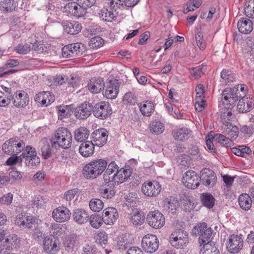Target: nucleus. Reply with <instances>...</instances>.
<instances>
[{"mask_svg": "<svg viewBox=\"0 0 254 254\" xmlns=\"http://www.w3.org/2000/svg\"><path fill=\"white\" fill-rule=\"evenodd\" d=\"M107 164V162L105 159L94 160L84 167L83 175L87 179H95L105 171Z\"/></svg>", "mask_w": 254, "mask_h": 254, "instance_id": "1", "label": "nucleus"}, {"mask_svg": "<svg viewBox=\"0 0 254 254\" xmlns=\"http://www.w3.org/2000/svg\"><path fill=\"white\" fill-rule=\"evenodd\" d=\"M213 230L208 227L206 223L202 222L193 227L191 234L194 236H199L198 242L200 247L207 243H213L211 241Z\"/></svg>", "mask_w": 254, "mask_h": 254, "instance_id": "2", "label": "nucleus"}, {"mask_svg": "<svg viewBox=\"0 0 254 254\" xmlns=\"http://www.w3.org/2000/svg\"><path fill=\"white\" fill-rule=\"evenodd\" d=\"M25 143L18 138H11L6 141L2 146V150L7 155H17L25 147Z\"/></svg>", "mask_w": 254, "mask_h": 254, "instance_id": "3", "label": "nucleus"}, {"mask_svg": "<svg viewBox=\"0 0 254 254\" xmlns=\"http://www.w3.org/2000/svg\"><path fill=\"white\" fill-rule=\"evenodd\" d=\"M118 0H108L109 10L103 8L99 13L100 17L103 20L108 22H112L113 19L117 17L119 14V6H118ZM118 5H121L119 4Z\"/></svg>", "mask_w": 254, "mask_h": 254, "instance_id": "4", "label": "nucleus"}, {"mask_svg": "<svg viewBox=\"0 0 254 254\" xmlns=\"http://www.w3.org/2000/svg\"><path fill=\"white\" fill-rule=\"evenodd\" d=\"M92 113L96 118L103 120L111 116L112 109L108 102L101 101L93 105Z\"/></svg>", "mask_w": 254, "mask_h": 254, "instance_id": "5", "label": "nucleus"}, {"mask_svg": "<svg viewBox=\"0 0 254 254\" xmlns=\"http://www.w3.org/2000/svg\"><path fill=\"white\" fill-rule=\"evenodd\" d=\"M238 90L235 87L227 88L223 90V106L225 109H232L236 101L239 99L238 96Z\"/></svg>", "mask_w": 254, "mask_h": 254, "instance_id": "6", "label": "nucleus"}, {"mask_svg": "<svg viewBox=\"0 0 254 254\" xmlns=\"http://www.w3.org/2000/svg\"><path fill=\"white\" fill-rule=\"evenodd\" d=\"M121 85L120 80L114 77H110L106 82L104 95L107 98L115 99L119 93Z\"/></svg>", "mask_w": 254, "mask_h": 254, "instance_id": "7", "label": "nucleus"}, {"mask_svg": "<svg viewBox=\"0 0 254 254\" xmlns=\"http://www.w3.org/2000/svg\"><path fill=\"white\" fill-rule=\"evenodd\" d=\"M87 7L84 6L81 3L76 2H71L67 3L64 7V11L78 18L83 17L87 12Z\"/></svg>", "mask_w": 254, "mask_h": 254, "instance_id": "8", "label": "nucleus"}, {"mask_svg": "<svg viewBox=\"0 0 254 254\" xmlns=\"http://www.w3.org/2000/svg\"><path fill=\"white\" fill-rule=\"evenodd\" d=\"M142 248L149 253H153L159 247V241L157 237L152 234H148L143 237L142 240Z\"/></svg>", "mask_w": 254, "mask_h": 254, "instance_id": "9", "label": "nucleus"}, {"mask_svg": "<svg viewBox=\"0 0 254 254\" xmlns=\"http://www.w3.org/2000/svg\"><path fill=\"white\" fill-rule=\"evenodd\" d=\"M148 224L154 229L162 228L165 223V217L158 211L150 212L147 216Z\"/></svg>", "mask_w": 254, "mask_h": 254, "instance_id": "10", "label": "nucleus"}, {"mask_svg": "<svg viewBox=\"0 0 254 254\" xmlns=\"http://www.w3.org/2000/svg\"><path fill=\"white\" fill-rule=\"evenodd\" d=\"M199 178L202 184L208 188L213 187L217 180L215 174L209 168L203 169L200 172Z\"/></svg>", "mask_w": 254, "mask_h": 254, "instance_id": "11", "label": "nucleus"}, {"mask_svg": "<svg viewBox=\"0 0 254 254\" xmlns=\"http://www.w3.org/2000/svg\"><path fill=\"white\" fill-rule=\"evenodd\" d=\"M143 194L149 197L156 196L161 191V186L157 182H152L147 181L144 182L141 187Z\"/></svg>", "mask_w": 254, "mask_h": 254, "instance_id": "12", "label": "nucleus"}, {"mask_svg": "<svg viewBox=\"0 0 254 254\" xmlns=\"http://www.w3.org/2000/svg\"><path fill=\"white\" fill-rule=\"evenodd\" d=\"M184 185L189 189H195L199 185V178L194 171L186 172L182 179Z\"/></svg>", "mask_w": 254, "mask_h": 254, "instance_id": "13", "label": "nucleus"}, {"mask_svg": "<svg viewBox=\"0 0 254 254\" xmlns=\"http://www.w3.org/2000/svg\"><path fill=\"white\" fill-rule=\"evenodd\" d=\"M243 246V241L241 237L238 235H232L229 237L226 248L231 253L236 254L242 249Z\"/></svg>", "mask_w": 254, "mask_h": 254, "instance_id": "14", "label": "nucleus"}, {"mask_svg": "<svg viewBox=\"0 0 254 254\" xmlns=\"http://www.w3.org/2000/svg\"><path fill=\"white\" fill-rule=\"evenodd\" d=\"M92 111V104L85 102L75 109L74 115L78 119H85L91 115Z\"/></svg>", "mask_w": 254, "mask_h": 254, "instance_id": "15", "label": "nucleus"}, {"mask_svg": "<svg viewBox=\"0 0 254 254\" xmlns=\"http://www.w3.org/2000/svg\"><path fill=\"white\" fill-rule=\"evenodd\" d=\"M54 219L58 222H64L69 219L71 213L66 207H59L55 209L52 213Z\"/></svg>", "mask_w": 254, "mask_h": 254, "instance_id": "16", "label": "nucleus"}, {"mask_svg": "<svg viewBox=\"0 0 254 254\" xmlns=\"http://www.w3.org/2000/svg\"><path fill=\"white\" fill-rule=\"evenodd\" d=\"M108 136V131L104 128L97 129L91 134L94 144L99 147H102L106 143Z\"/></svg>", "mask_w": 254, "mask_h": 254, "instance_id": "17", "label": "nucleus"}, {"mask_svg": "<svg viewBox=\"0 0 254 254\" xmlns=\"http://www.w3.org/2000/svg\"><path fill=\"white\" fill-rule=\"evenodd\" d=\"M102 217L106 224L113 225L119 218L118 210L113 207H107L103 210Z\"/></svg>", "mask_w": 254, "mask_h": 254, "instance_id": "18", "label": "nucleus"}, {"mask_svg": "<svg viewBox=\"0 0 254 254\" xmlns=\"http://www.w3.org/2000/svg\"><path fill=\"white\" fill-rule=\"evenodd\" d=\"M103 174L104 183L106 184L115 181V173L119 170V167L115 161H112L106 168Z\"/></svg>", "mask_w": 254, "mask_h": 254, "instance_id": "19", "label": "nucleus"}, {"mask_svg": "<svg viewBox=\"0 0 254 254\" xmlns=\"http://www.w3.org/2000/svg\"><path fill=\"white\" fill-rule=\"evenodd\" d=\"M132 173V169L129 166L122 168L115 173V181L112 182L117 185L121 184L128 180Z\"/></svg>", "mask_w": 254, "mask_h": 254, "instance_id": "20", "label": "nucleus"}, {"mask_svg": "<svg viewBox=\"0 0 254 254\" xmlns=\"http://www.w3.org/2000/svg\"><path fill=\"white\" fill-rule=\"evenodd\" d=\"M254 108V99L244 97L239 99L237 110L239 113H245L251 111Z\"/></svg>", "mask_w": 254, "mask_h": 254, "instance_id": "21", "label": "nucleus"}, {"mask_svg": "<svg viewBox=\"0 0 254 254\" xmlns=\"http://www.w3.org/2000/svg\"><path fill=\"white\" fill-rule=\"evenodd\" d=\"M13 104L16 107H24L28 104L29 98L28 94L23 91H19L12 97Z\"/></svg>", "mask_w": 254, "mask_h": 254, "instance_id": "22", "label": "nucleus"}, {"mask_svg": "<svg viewBox=\"0 0 254 254\" xmlns=\"http://www.w3.org/2000/svg\"><path fill=\"white\" fill-rule=\"evenodd\" d=\"M104 80L101 77L92 78L87 85L89 90L94 94L99 93L104 88Z\"/></svg>", "mask_w": 254, "mask_h": 254, "instance_id": "23", "label": "nucleus"}, {"mask_svg": "<svg viewBox=\"0 0 254 254\" xmlns=\"http://www.w3.org/2000/svg\"><path fill=\"white\" fill-rule=\"evenodd\" d=\"M43 242V249L47 253H53L59 251L60 247L58 245L59 240L53 241L52 238L46 237Z\"/></svg>", "mask_w": 254, "mask_h": 254, "instance_id": "24", "label": "nucleus"}, {"mask_svg": "<svg viewBox=\"0 0 254 254\" xmlns=\"http://www.w3.org/2000/svg\"><path fill=\"white\" fill-rule=\"evenodd\" d=\"M239 129L238 127L232 123L225 121L223 123V135H228L232 139H236L238 135Z\"/></svg>", "mask_w": 254, "mask_h": 254, "instance_id": "25", "label": "nucleus"}, {"mask_svg": "<svg viewBox=\"0 0 254 254\" xmlns=\"http://www.w3.org/2000/svg\"><path fill=\"white\" fill-rule=\"evenodd\" d=\"M64 31L70 34H77L81 30V25L77 21H66L63 23Z\"/></svg>", "mask_w": 254, "mask_h": 254, "instance_id": "26", "label": "nucleus"}, {"mask_svg": "<svg viewBox=\"0 0 254 254\" xmlns=\"http://www.w3.org/2000/svg\"><path fill=\"white\" fill-rule=\"evenodd\" d=\"M236 178V176H231L228 174L223 175V182L225 184V186H223V190L227 198L232 197L233 194L232 187Z\"/></svg>", "mask_w": 254, "mask_h": 254, "instance_id": "27", "label": "nucleus"}, {"mask_svg": "<svg viewBox=\"0 0 254 254\" xmlns=\"http://www.w3.org/2000/svg\"><path fill=\"white\" fill-rule=\"evenodd\" d=\"M95 145L92 141H86L83 142L81 144L79 147V153L84 157H89L93 154Z\"/></svg>", "mask_w": 254, "mask_h": 254, "instance_id": "28", "label": "nucleus"}, {"mask_svg": "<svg viewBox=\"0 0 254 254\" xmlns=\"http://www.w3.org/2000/svg\"><path fill=\"white\" fill-rule=\"evenodd\" d=\"M237 27L241 33L245 34L250 33L253 29L251 20L246 18H241L238 22Z\"/></svg>", "mask_w": 254, "mask_h": 254, "instance_id": "29", "label": "nucleus"}, {"mask_svg": "<svg viewBox=\"0 0 254 254\" xmlns=\"http://www.w3.org/2000/svg\"><path fill=\"white\" fill-rule=\"evenodd\" d=\"M72 139H64V138H56L53 137L51 140L53 148L58 149L61 147L63 149H67L71 146Z\"/></svg>", "mask_w": 254, "mask_h": 254, "instance_id": "30", "label": "nucleus"}, {"mask_svg": "<svg viewBox=\"0 0 254 254\" xmlns=\"http://www.w3.org/2000/svg\"><path fill=\"white\" fill-rule=\"evenodd\" d=\"M89 217L88 213L83 209H76L73 212V219L78 224H82L87 222Z\"/></svg>", "mask_w": 254, "mask_h": 254, "instance_id": "31", "label": "nucleus"}, {"mask_svg": "<svg viewBox=\"0 0 254 254\" xmlns=\"http://www.w3.org/2000/svg\"><path fill=\"white\" fill-rule=\"evenodd\" d=\"M101 195L105 198L110 199L112 198L115 193V185L113 183H105L102 188L100 189Z\"/></svg>", "mask_w": 254, "mask_h": 254, "instance_id": "32", "label": "nucleus"}, {"mask_svg": "<svg viewBox=\"0 0 254 254\" xmlns=\"http://www.w3.org/2000/svg\"><path fill=\"white\" fill-rule=\"evenodd\" d=\"M190 130L187 127L174 129L172 131L173 137L176 140L184 141L189 138Z\"/></svg>", "mask_w": 254, "mask_h": 254, "instance_id": "33", "label": "nucleus"}, {"mask_svg": "<svg viewBox=\"0 0 254 254\" xmlns=\"http://www.w3.org/2000/svg\"><path fill=\"white\" fill-rule=\"evenodd\" d=\"M17 5L16 0H3L0 2V9L4 12H10L15 10Z\"/></svg>", "mask_w": 254, "mask_h": 254, "instance_id": "34", "label": "nucleus"}, {"mask_svg": "<svg viewBox=\"0 0 254 254\" xmlns=\"http://www.w3.org/2000/svg\"><path fill=\"white\" fill-rule=\"evenodd\" d=\"M238 202L240 207L244 210H249L252 206V199L247 193L241 194L239 197Z\"/></svg>", "mask_w": 254, "mask_h": 254, "instance_id": "35", "label": "nucleus"}, {"mask_svg": "<svg viewBox=\"0 0 254 254\" xmlns=\"http://www.w3.org/2000/svg\"><path fill=\"white\" fill-rule=\"evenodd\" d=\"M74 138L78 142L86 140L89 135V130L84 127H81L74 131Z\"/></svg>", "mask_w": 254, "mask_h": 254, "instance_id": "36", "label": "nucleus"}, {"mask_svg": "<svg viewBox=\"0 0 254 254\" xmlns=\"http://www.w3.org/2000/svg\"><path fill=\"white\" fill-rule=\"evenodd\" d=\"M139 107L140 111L143 116L149 117L154 111V106L152 102L147 100L140 103Z\"/></svg>", "mask_w": 254, "mask_h": 254, "instance_id": "37", "label": "nucleus"}, {"mask_svg": "<svg viewBox=\"0 0 254 254\" xmlns=\"http://www.w3.org/2000/svg\"><path fill=\"white\" fill-rule=\"evenodd\" d=\"M219 253L214 242L204 244L200 251V254H219Z\"/></svg>", "mask_w": 254, "mask_h": 254, "instance_id": "38", "label": "nucleus"}, {"mask_svg": "<svg viewBox=\"0 0 254 254\" xmlns=\"http://www.w3.org/2000/svg\"><path fill=\"white\" fill-rule=\"evenodd\" d=\"M165 208L169 210L171 213L175 212L177 209L179 207V202L176 198L174 196H170L166 198L165 200Z\"/></svg>", "mask_w": 254, "mask_h": 254, "instance_id": "39", "label": "nucleus"}, {"mask_svg": "<svg viewBox=\"0 0 254 254\" xmlns=\"http://www.w3.org/2000/svg\"><path fill=\"white\" fill-rule=\"evenodd\" d=\"M200 199L203 205L209 209L214 205L215 198L210 193H202L200 196Z\"/></svg>", "mask_w": 254, "mask_h": 254, "instance_id": "40", "label": "nucleus"}, {"mask_svg": "<svg viewBox=\"0 0 254 254\" xmlns=\"http://www.w3.org/2000/svg\"><path fill=\"white\" fill-rule=\"evenodd\" d=\"M65 49L71 52L73 56H79L83 52V44L80 43L71 44L66 46Z\"/></svg>", "mask_w": 254, "mask_h": 254, "instance_id": "41", "label": "nucleus"}, {"mask_svg": "<svg viewBox=\"0 0 254 254\" xmlns=\"http://www.w3.org/2000/svg\"><path fill=\"white\" fill-rule=\"evenodd\" d=\"M41 151L42 156L45 159H48L52 156V149L50 143L47 140H43L41 142Z\"/></svg>", "mask_w": 254, "mask_h": 254, "instance_id": "42", "label": "nucleus"}, {"mask_svg": "<svg viewBox=\"0 0 254 254\" xmlns=\"http://www.w3.org/2000/svg\"><path fill=\"white\" fill-rule=\"evenodd\" d=\"M77 237L74 235L66 236L63 244L65 249L67 251H72L76 244Z\"/></svg>", "mask_w": 254, "mask_h": 254, "instance_id": "43", "label": "nucleus"}, {"mask_svg": "<svg viewBox=\"0 0 254 254\" xmlns=\"http://www.w3.org/2000/svg\"><path fill=\"white\" fill-rule=\"evenodd\" d=\"M164 129V124L159 121L155 120L150 124V130L153 133L161 134L163 132Z\"/></svg>", "mask_w": 254, "mask_h": 254, "instance_id": "44", "label": "nucleus"}, {"mask_svg": "<svg viewBox=\"0 0 254 254\" xmlns=\"http://www.w3.org/2000/svg\"><path fill=\"white\" fill-rule=\"evenodd\" d=\"M88 220L91 226L95 229L100 228L104 222L102 216L97 214L91 215Z\"/></svg>", "mask_w": 254, "mask_h": 254, "instance_id": "45", "label": "nucleus"}, {"mask_svg": "<svg viewBox=\"0 0 254 254\" xmlns=\"http://www.w3.org/2000/svg\"><path fill=\"white\" fill-rule=\"evenodd\" d=\"M54 137L56 138H64V139H66V140L72 139L70 132L68 129L64 127L59 128L56 130Z\"/></svg>", "mask_w": 254, "mask_h": 254, "instance_id": "46", "label": "nucleus"}, {"mask_svg": "<svg viewBox=\"0 0 254 254\" xmlns=\"http://www.w3.org/2000/svg\"><path fill=\"white\" fill-rule=\"evenodd\" d=\"M236 80V75L228 70L223 69V84L230 85Z\"/></svg>", "mask_w": 254, "mask_h": 254, "instance_id": "47", "label": "nucleus"}, {"mask_svg": "<svg viewBox=\"0 0 254 254\" xmlns=\"http://www.w3.org/2000/svg\"><path fill=\"white\" fill-rule=\"evenodd\" d=\"M95 242L102 247H105L108 244V235L104 231L98 233L95 236Z\"/></svg>", "mask_w": 254, "mask_h": 254, "instance_id": "48", "label": "nucleus"}, {"mask_svg": "<svg viewBox=\"0 0 254 254\" xmlns=\"http://www.w3.org/2000/svg\"><path fill=\"white\" fill-rule=\"evenodd\" d=\"M137 97L131 92L126 93L123 99V102L124 104L129 105H135L137 103Z\"/></svg>", "mask_w": 254, "mask_h": 254, "instance_id": "49", "label": "nucleus"}, {"mask_svg": "<svg viewBox=\"0 0 254 254\" xmlns=\"http://www.w3.org/2000/svg\"><path fill=\"white\" fill-rule=\"evenodd\" d=\"M169 241L171 245L177 249H183L185 246L189 243V237H185V239H177L176 241L175 239H169Z\"/></svg>", "mask_w": 254, "mask_h": 254, "instance_id": "50", "label": "nucleus"}, {"mask_svg": "<svg viewBox=\"0 0 254 254\" xmlns=\"http://www.w3.org/2000/svg\"><path fill=\"white\" fill-rule=\"evenodd\" d=\"M89 205L90 209L95 212L100 211L104 206L103 202L100 199L97 198L92 199Z\"/></svg>", "mask_w": 254, "mask_h": 254, "instance_id": "51", "label": "nucleus"}, {"mask_svg": "<svg viewBox=\"0 0 254 254\" xmlns=\"http://www.w3.org/2000/svg\"><path fill=\"white\" fill-rule=\"evenodd\" d=\"M244 10L247 17L251 18H254V0H250L246 3Z\"/></svg>", "mask_w": 254, "mask_h": 254, "instance_id": "52", "label": "nucleus"}, {"mask_svg": "<svg viewBox=\"0 0 254 254\" xmlns=\"http://www.w3.org/2000/svg\"><path fill=\"white\" fill-rule=\"evenodd\" d=\"M71 109L68 106H60L58 107V118L63 120L64 118L68 117L70 115Z\"/></svg>", "mask_w": 254, "mask_h": 254, "instance_id": "53", "label": "nucleus"}, {"mask_svg": "<svg viewBox=\"0 0 254 254\" xmlns=\"http://www.w3.org/2000/svg\"><path fill=\"white\" fill-rule=\"evenodd\" d=\"M144 218L140 213H136L129 217L130 223L133 225H141L144 221Z\"/></svg>", "mask_w": 254, "mask_h": 254, "instance_id": "54", "label": "nucleus"}, {"mask_svg": "<svg viewBox=\"0 0 254 254\" xmlns=\"http://www.w3.org/2000/svg\"><path fill=\"white\" fill-rule=\"evenodd\" d=\"M104 44V40L100 37H94L92 38L89 42V45L91 49H97L102 46Z\"/></svg>", "mask_w": 254, "mask_h": 254, "instance_id": "55", "label": "nucleus"}, {"mask_svg": "<svg viewBox=\"0 0 254 254\" xmlns=\"http://www.w3.org/2000/svg\"><path fill=\"white\" fill-rule=\"evenodd\" d=\"M22 151L23 152L20 155L21 158H22V159L24 158L26 160V158H30L29 156H32V155H33V153L37 154V152L35 148L30 145H27L26 146H25V147L24 148V149ZM33 155H34L33 154Z\"/></svg>", "mask_w": 254, "mask_h": 254, "instance_id": "56", "label": "nucleus"}, {"mask_svg": "<svg viewBox=\"0 0 254 254\" xmlns=\"http://www.w3.org/2000/svg\"><path fill=\"white\" fill-rule=\"evenodd\" d=\"M191 70V74L195 77V78H198L204 74L206 70V65L202 64L192 68Z\"/></svg>", "mask_w": 254, "mask_h": 254, "instance_id": "57", "label": "nucleus"}, {"mask_svg": "<svg viewBox=\"0 0 254 254\" xmlns=\"http://www.w3.org/2000/svg\"><path fill=\"white\" fill-rule=\"evenodd\" d=\"M139 0H118V5L119 4L121 5L119 6V9H124L125 6L126 7H133L136 5Z\"/></svg>", "mask_w": 254, "mask_h": 254, "instance_id": "58", "label": "nucleus"}, {"mask_svg": "<svg viewBox=\"0 0 254 254\" xmlns=\"http://www.w3.org/2000/svg\"><path fill=\"white\" fill-rule=\"evenodd\" d=\"M190 157L186 154L179 155L177 158V162L179 165L182 167L188 166L190 163Z\"/></svg>", "mask_w": 254, "mask_h": 254, "instance_id": "59", "label": "nucleus"}, {"mask_svg": "<svg viewBox=\"0 0 254 254\" xmlns=\"http://www.w3.org/2000/svg\"><path fill=\"white\" fill-rule=\"evenodd\" d=\"M45 91L41 92L37 94L35 96V101L37 103H40L42 105L47 106L51 104V99H48V101L44 98Z\"/></svg>", "mask_w": 254, "mask_h": 254, "instance_id": "60", "label": "nucleus"}, {"mask_svg": "<svg viewBox=\"0 0 254 254\" xmlns=\"http://www.w3.org/2000/svg\"><path fill=\"white\" fill-rule=\"evenodd\" d=\"M80 193L79 190L74 189L66 191L64 193V198L67 201H71L74 197L77 198Z\"/></svg>", "mask_w": 254, "mask_h": 254, "instance_id": "61", "label": "nucleus"}, {"mask_svg": "<svg viewBox=\"0 0 254 254\" xmlns=\"http://www.w3.org/2000/svg\"><path fill=\"white\" fill-rule=\"evenodd\" d=\"M32 154L34 155H32V156H30V158H26L25 160V164L30 167H32L34 166L38 165L40 162V159L39 157L37 156V154H35L33 153Z\"/></svg>", "mask_w": 254, "mask_h": 254, "instance_id": "62", "label": "nucleus"}, {"mask_svg": "<svg viewBox=\"0 0 254 254\" xmlns=\"http://www.w3.org/2000/svg\"><path fill=\"white\" fill-rule=\"evenodd\" d=\"M31 50L30 45L26 44L25 45L19 44L15 47L16 52L20 54H26L30 52Z\"/></svg>", "mask_w": 254, "mask_h": 254, "instance_id": "63", "label": "nucleus"}, {"mask_svg": "<svg viewBox=\"0 0 254 254\" xmlns=\"http://www.w3.org/2000/svg\"><path fill=\"white\" fill-rule=\"evenodd\" d=\"M185 237H189L187 232H184V231H182L181 230H178L177 231H176L172 233L170 238L175 239V240L176 241V239H185Z\"/></svg>", "mask_w": 254, "mask_h": 254, "instance_id": "64", "label": "nucleus"}]
</instances>
